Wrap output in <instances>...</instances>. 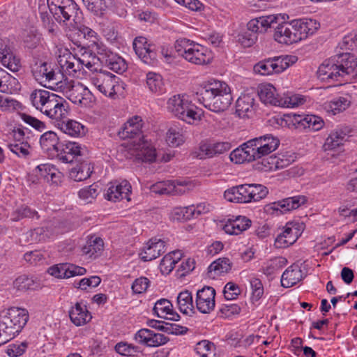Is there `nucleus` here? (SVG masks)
Listing matches in <instances>:
<instances>
[{
	"instance_id": "f257e3e1",
	"label": "nucleus",
	"mask_w": 357,
	"mask_h": 357,
	"mask_svg": "<svg viewBox=\"0 0 357 357\" xmlns=\"http://www.w3.org/2000/svg\"><path fill=\"white\" fill-rule=\"evenodd\" d=\"M357 67V58L350 53L337 54L324 61L317 70L318 77L327 82H347Z\"/></svg>"
},
{
	"instance_id": "f03ea898",
	"label": "nucleus",
	"mask_w": 357,
	"mask_h": 357,
	"mask_svg": "<svg viewBox=\"0 0 357 357\" xmlns=\"http://www.w3.org/2000/svg\"><path fill=\"white\" fill-rule=\"evenodd\" d=\"M197 96L201 104L214 112L226 110L233 100L229 85L225 82L215 79L205 84L197 93Z\"/></svg>"
},
{
	"instance_id": "7ed1b4c3",
	"label": "nucleus",
	"mask_w": 357,
	"mask_h": 357,
	"mask_svg": "<svg viewBox=\"0 0 357 357\" xmlns=\"http://www.w3.org/2000/svg\"><path fill=\"white\" fill-rule=\"evenodd\" d=\"M50 13L57 22L77 26L82 19V11L74 0H47Z\"/></svg>"
},
{
	"instance_id": "20e7f679",
	"label": "nucleus",
	"mask_w": 357,
	"mask_h": 357,
	"mask_svg": "<svg viewBox=\"0 0 357 357\" xmlns=\"http://www.w3.org/2000/svg\"><path fill=\"white\" fill-rule=\"evenodd\" d=\"M178 55L186 61L196 65L210 63L212 54L205 46L196 43L187 38L178 39L174 45Z\"/></svg>"
},
{
	"instance_id": "39448f33",
	"label": "nucleus",
	"mask_w": 357,
	"mask_h": 357,
	"mask_svg": "<svg viewBox=\"0 0 357 357\" xmlns=\"http://www.w3.org/2000/svg\"><path fill=\"white\" fill-rule=\"evenodd\" d=\"M35 79L42 86L53 91L63 90V75L52 68L51 64L37 61L31 65Z\"/></svg>"
},
{
	"instance_id": "423d86ee",
	"label": "nucleus",
	"mask_w": 357,
	"mask_h": 357,
	"mask_svg": "<svg viewBox=\"0 0 357 357\" xmlns=\"http://www.w3.org/2000/svg\"><path fill=\"white\" fill-rule=\"evenodd\" d=\"M91 83L105 96L116 99L123 95L125 84L121 79L107 71H100L90 78Z\"/></svg>"
},
{
	"instance_id": "0eeeda50",
	"label": "nucleus",
	"mask_w": 357,
	"mask_h": 357,
	"mask_svg": "<svg viewBox=\"0 0 357 357\" xmlns=\"http://www.w3.org/2000/svg\"><path fill=\"white\" fill-rule=\"evenodd\" d=\"M167 109L178 119L192 124L199 119L197 106L189 100L186 95H174L167 102Z\"/></svg>"
},
{
	"instance_id": "6e6552de",
	"label": "nucleus",
	"mask_w": 357,
	"mask_h": 357,
	"mask_svg": "<svg viewBox=\"0 0 357 357\" xmlns=\"http://www.w3.org/2000/svg\"><path fill=\"white\" fill-rule=\"evenodd\" d=\"M93 47V53L102 65L119 74L126 70L128 66L124 59L111 51L105 45L98 43Z\"/></svg>"
},
{
	"instance_id": "1a4fd4ad",
	"label": "nucleus",
	"mask_w": 357,
	"mask_h": 357,
	"mask_svg": "<svg viewBox=\"0 0 357 357\" xmlns=\"http://www.w3.org/2000/svg\"><path fill=\"white\" fill-rule=\"evenodd\" d=\"M30 131L28 128H17L14 130L13 141L8 145L9 150L17 156L29 159L33 155V148L31 139L28 136Z\"/></svg>"
},
{
	"instance_id": "9d476101",
	"label": "nucleus",
	"mask_w": 357,
	"mask_h": 357,
	"mask_svg": "<svg viewBox=\"0 0 357 357\" xmlns=\"http://www.w3.org/2000/svg\"><path fill=\"white\" fill-rule=\"evenodd\" d=\"M63 81V90H59L74 104L89 107L94 101V96L87 87L80 82L66 84Z\"/></svg>"
},
{
	"instance_id": "9b49d317",
	"label": "nucleus",
	"mask_w": 357,
	"mask_h": 357,
	"mask_svg": "<svg viewBox=\"0 0 357 357\" xmlns=\"http://www.w3.org/2000/svg\"><path fill=\"white\" fill-rule=\"evenodd\" d=\"M278 17V22L275 24L274 39L279 43L289 45L298 43L296 29L293 20L286 22L289 17L287 15H275Z\"/></svg>"
},
{
	"instance_id": "f8f14e48",
	"label": "nucleus",
	"mask_w": 357,
	"mask_h": 357,
	"mask_svg": "<svg viewBox=\"0 0 357 357\" xmlns=\"http://www.w3.org/2000/svg\"><path fill=\"white\" fill-rule=\"evenodd\" d=\"M194 187V184L187 179H177L158 182L151 187V190L158 194L182 195Z\"/></svg>"
},
{
	"instance_id": "ddd939ff",
	"label": "nucleus",
	"mask_w": 357,
	"mask_h": 357,
	"mask_svg": "<svg viewBox=\"0 0 357 357\" xmlns=\"http://www.w3.org/2000/svg\"><path fill=\"white\" fill-rule=\"evenodd\" d=\"M43 114L54 121V123L66 119L69 115L68 103L61 97L56 95V98L47 104Z\"/></svg>"
},
{
	"instance_id": "4468645a",
	"label": "nucleus",
	"mask_w": 357,
	"mask_h": 357,
	"mask_svg": "<svg viewBox=\"0 0 357 357\" xmlns=\"http://www.w3.org/2000/svg\"><path fill=\"white\" fill-rule=\"evenodd\" d=\"M131 185L127 180H116L109 183L105 198L111 202H119L121 199L130 201Z\"/></svg>"
},
{
	"instance_id": "2eb2a0df",
	"label": "nucleus",
	"mask_w": 357,
	"mask_h": 357,
	"mask_svg": "<svg viewBox=\"0 0 357 357\" xmlns=\"http://www.w3.org/2000/svg\"><path fill=\"white\" fill-rule=\"evenodd\" d=\"M47 273L58 279H68L75 276L84 275L86 273V269L73 264L61 263L49 267Z\"/></svg>"
},
{
	"instance_id": "dca6fc26",
	"label": "nucleus",
	"mask_w": 357,
	"mask_h": 357,
	"mask_svg": "<svg viewBox=\"0 0 357 357\" xmlns=\"http://www.w3.org/2000/svg\"><path fill=\"white\" fill-rule=\"evenodd\" d=\"M58 147V152L54 157L65 163H70L74 160L79 162L78 158L83 155L84 151L80 144L75 142H61Z\"/></svg>"
},
{
	"instance_id": "f3484780",
	"label": "nucleus",
	"mask_w": 357,
	"mask_h": 357,
	"mask_svg": "<svg viewBox=\"0 0 357 357\" xmlns=\"http://www.w3.org/2000/svg\"><path fill=\"white\" fill-rule=\"evenodd\" d=\"M57 62L63 72L69 76L75 77V74L80 71L81 59L77 58L68 50H63L59 52L57 57Z\"/></svg>"
},
{
	"instance_id": "a211bd4d",
	"label": "nucleus",
	"mask_w": 357,
	"mask_h": 357,
	"mask_svg": "<svg viewBox=\"0 0 357 357\" xmlns=\"http://www.w3.org/2000/svg\"><path fill=\"white\" fill-rule=\"evenodd\" d=\"M251 141L259 158L275 151L280 145L279 139L271 134L251 139Z\"/></svg>"
},
{
	"instance_id": "6ab92c4d",
	"label": "nucleus",
	"mask_w": 357,
	"mask_h": 357,
	"mask_svg": "<svg viewBox=\"0 0 357 357\" xmlns=\"http://www.w3.org/2000/svg\"><path fill=\"white\" fill-rule=\"evenodd\" d=\"M301 235L298 224L294 222H287L275 241V245L279 248H287L294 243Z\"/></svg>"
},
{
	"instance_id": "aec40b11",
	"label": "nucleus",
	"mask_w": 357,
	"mask_h": 357,
	"mask_svg": "<svg viewBox=\"0 0 357 357\" xmlns=\"http://www.w3.org/2000/svg\"><path fill=\"white\" fill-rule=\"evenodd\" d=\"M135 340L139 344L151 347L163 345L169 340L165 335L148 328L139 330L135 335Z\"/></svg>"
},
{
	"instance_id": "412c9836",
	"label": "nucleus",
	"mask_w": 357,
	"mask_h": 357,
	"mask_svg": "<svg viewBox=\"0 0 357 357\" xmlns=\"http://www.w3.org/2000/svg\"><path fill=\"white\" fill-rule=\"evenodd\" d=\"M215 290L211 287H204L197 292L196 307L203 314L210 313L215 307Z\"/></svg>"
},
{
	"instance_id": "4be33fe9",
	"label": "nucleus",
	"mask_w": 357,
	"mask_h": 357,
	"mask_svg": "<svg viewBox=\"0 0 357 357\" xmlns=\"http://www.w3.org/2000/svg\"><path fill=\"white\" fill-rule=\"evenodd\" d=\"M0 62L13 72L18 71L21 67L20 59L13 53L9 41L4 39H0Z\"/></svg>"
},
{
	"instance_id": "5701e85b",
	"label": "nucleus",
	"mask_w": 357,
	"mask_h": 357,
	"mask_svg": "<svg viewBox=\"0 0 357 357\" xmlns=\"http://www.w3.org/2000/svg\"><path fill=\"white\" fill-rule=\"evenodd\" d=\"M135 54L144 63L153 66L156 61V54L143 36L136 37L132 43Z\"/></svg>"
},
{
	"instance_id": "b1692460",
	"label": "nucleus",
	"mask_w": 357,
	"mask_h": 357,
	"mask_svg": "<svg viewBox=\"0 0 357 357\" xmlns=\"http://www.w3.org/2000/svg\"><path fill=\"white\" fill-rule=\"evenodd\" d=\"M8 318L5 321L13 323L8 330L13 333H20L29 320V312L26 309L13 307L6 310Z\"/></svg>"
},
{
	"instance_id": "393cba45",
	"label": "nucleus",
	"mask_w": 357,
	"mask_h": 357,
	"mask_svg": "<svg viewBox=\"0 0 357 357\" xmlns=\"http://www.w3.org/2000/svg\"><path fill=\"white\" fill-rule=\"evenodd\" d=\"M166 251L164 241L152 238L144 245L139 255L144 261H151L160 256Z\"/></svg>"
},
{
	"instance_id": "a878e982",
	"label": "nucleus",
	"mask_w": 357,
	"mask_h": 357,
	"mask_svg": "<svg viewBox=\"0 0 357 357\" xmlns=\"http://www.w3.org/2000/svg\"><path fill=\"white\" fill-rule=\"evenodd\" d=\"M278 17L275 15L261 16L250 20L247 24L248 31L256 35L257 33H264L269 28L275 26Z\"/></svg>"
},
{
	"instance_id": "bb28decb",
	"label": "nucleus",
	"mask_w": 357,
	"mask_h": 357,
	"mask_svg": "<svg viewBox=\"0 0 357 357\" xmlns=\"http://www.w3.org/2000/svg\"><path fill=\"white\" fill-rule=\"evenodd\" d=\"M70 321L76 326H81L89 323L92 315L87 306L83 302H77L69 310Z\"/></svg>"
},
{
	"instance_id": "cd10ccee",
	"label": "nucleus",
	"mask_w": 357,
	"mask_h": 357,
	"mask_svg": "<svg viewBox=\"0 0 357 357\" xmlns=\"http://www.w3.org/2000/svg\"><path fill=\"white\" fill-rule=\"evenodd\" d=\"M298 42L314 34L319 27V24L312 19H299L293 20Z\"/></svg>"
},
{
	"instance_id": "c85d7f7f",
	"label": "nucleus",
	"mask_w": 357,
	"mask_h": 357,
	"mask_svg": "<svg viewBox=\"0 0 357 357\" xmlns=\"http://www.w3.org/2000/svg\"><path fill=\"white\" fill-rule=\"evenodd\" d=\"M251 220L245 216L238 215L229 218L223 225V230L229 235H238L249 229Z\"/></svg>"
},
{
	"instance_id": "c756f323",
	"label": "nucleus",
	"mask_w": 357,
	"mask_h": 357,
	"mask_svg": "<svg viewBox=\"0 0 357 357\" xmlns=\"http://www.w3.org/2000/svg\"><path fill=\"white\" fill-rule=\"evenodd\" d=\"M143 127V120L139 116H134L125 123L119 132L122 139L134 138L139 136Z\"/></svg>"
},
{
	"instance_id": "7c9ffc66",
	"label": "nucleus",
	"mask_w": 357,
	"mask_h": 357,
	"mask_svg": "<svg viewBox=\"0 0 357 357\" xmlns=\"http://www.w3.org/2000/svg\"><path fill=\"white\" fill-rule=\"evenodd\" d=\"M61 142L56 132L47 131L43 133L40 138V144L41 149L46 153L49 157L54 158L58 152V146Z\"/></svg>"
},
{
	"instance_id": "2f4dec72",
	"label": "nucleus",
	"mask_w": 357,
	"mask_h": 357,
	"mask_svg": "<svg viewBox=\"0 0 357 357\" xmlns=\"http://www.w3.org/2000/svg\"><path fill=\"white\" fill-rule=\"evenodd\" d=\"M56 98V94L45 89H35L30 94L31 105L42 114L52 99Z\"/></svg>"
},
{
	"instance_id": "473e14b6",
	"label": "nucleus",
	"mask_w": 357,
	"mask_h": 357,
	"mask_svg": "<svg viewBox=\"0 0 357 357\" xmlns=\"http://www.w3.org/2000/svg\"><path fill=\"white\" fill-rule=\"evenodd\" d=\"M224 197L230 202L250 203L248 184L238 185L227 189L225 191Z\"/></svg>"
},
{
	"instance_id": "72a5a7b5",
	"label": "nucleus",
	"mask_w": 357,
	"mask_h": 357,
	"mask_svg": "<svg viewBox=\"0 0 357 357\" xmlns=\"http://www.w3.org/2000/svg\"><path fill=\"white\" fill-rule=\"evenodd\" d=\"M305 275L301 267L293 264L288 267L281 277V284L285 288L291 287L304 278Z\"/></svg>"
},
{
	"instance_id": "f704fd0d",
	"label": "nucleus",
	"mask_w": 357,
	"mask_h": 357,
	"mask_svg": "<svg viewBox=\"0 0 357 357\" xmlns=\"http://www.w3.org/2000/svg\"><path fill=\"white\" fill-rule=\"evenodd\" d=\"M103 240L98 236H91L82 248L83 255L89 259H96L100 255L103 250Z\"/></svg>"
},
{
	"instance_id": "c9c22d12",
	"label": "nucleus",
	"mask_w": 357,
	"mask_h": 357,
	"mask_svg": "<svg viewBox=\"0 0 357 357\" xmlns=\"http://www.w3.org/2000/svg\"><path fill=\"white\" fill-rule=\"evenodd\" d=\"M156 156V150L151 142L143 138L136 148V158L142 162H153L155 161Z\"/></svg>"
},
{
	"instance_id": "e433bc0d",
	"label": "nucleus",
	"mask_w": 357,
	"mask_h": 357,
	"mask_svg": "<svg viewBox=\"0 0 357 357\" xmlns=\"http://www.w3.org/2000/svg\"><path fill=\"white\" fill-rule=\"evenodd\" d=\"M307 198L303 195L294 196L273 203V209L280 211L284 213L294 209H296L305 204Z\"/></svg>"
},
{
	"instance_id": "4c0bfd02",
	"label": "nucleus",
	"mask_w": 357,
	"mask_h": 357,
	"mask_svg": "<svg viewBox=\"0 0 357 357\" xmlns=\"http://www.w3.org/2000/svg\"><path fill=\"white\" fill-rule=\"evenodd\" d=\"M255 98L251 94H242L236 102V113L240 117H250L254 112Z\"/></svg>"
},
{
	"instance_id": "58836bf2",
	"label": "nucleus",
	"mask_w": 357,
	"mask_h": 357,
	"mask_svg": "<svg viewBox=\"0 0 357 357\" xmlns=\"http://www.w3.org/2000/svg\"><path fill=\"white\" fill-rule=\"evenodd\" d=\"M56 125L63 133L70 137H78L86 133V128L82 123L68 118L59 121Z\"/></svg>"
},
{
	"instance_id": "ea45409f",
	"label": "nucleus",
	"mask_w": 357,
	"mask_h": 357,
	"mask_svg": "<svg viewBox=\"0 0 357 357\" xmlns=\"http://www.w3.org/2000/svg\"><path fill=\"white\" fill-rule=\"evenodd\" d=\"M153 310L154 314L160 318L177 321L179 317L178 314L173 312L171 302L165 298L158 300L155 303Z\"/></svg>"
},
{
	"instance_id": "a19ab883",
	"label": "nucleus",
	"mask_w": 357,
	"mask_h": 357,
	"mask_svg": "<svg viewBox=\"0 0 357 357\" xmlns=\"http://www.w3.org/2000/svg\"><path fill=\"white\" fill-rule=\"evenodd\" d=\"M258 95L261 101L264 104L278 106L280 96L272 84H261L259 88Z\"/></svg>"
},
{
	"instance_id": "79ce46f5",
	"label": "nucleus",
	"mask_w": 357,
	"mask_h": 357,
	"mask_svg": "<svg viewBox=\"0 0 357 357\" xmlns=\"http://www.w3.org/2000/svg\"><path fill=\"white\" fill-rule=\"evenodd\" d=\"M83 20L84 15H82V19L80 21L79 24L77 26H68L67 27L68 28L69 31L78 30L84 36V38L89 40L91 44L89 46L91 48V50L93 52V46H95L96 44L102 43L100 40L99 36L94 30L89 28V26L83 25Z\"/></svg>"
},
{
	"instance_id": "37998d69",
	"label": "nucleus",
	"mask_w": 357,
	"mask_h": 357,
	"mask_svg": "<svg viewBox=\"0 0 357 357\" xmlns=\"http://www.w3.org/2000/svg\"><path fill=\"white\" fill-rule=\"evenodd\" d=\"M93 169V167L90 162L83 161L71 169L69 176L75 181H82L90 177Z\"/></svg>"
},
{
	"instance_id": "c03bdc74",
	"label": "nucleus",
	"mask_w": 357,
	"mask_h": 357,
	"mask_svg": "<svg viewBox=\"0 0 357 357\" xmlns=\"http://www.w3.org/2000/svg\"><path fill=\"white\" fill-rule=\"evenodd\" d=\"M146 83L149 90L153 93L160 95L166 91L163 79L160 74L149 72L146 74Z\"/></svg>"
},
{
	"instance_id": "a18cd8bd",
	"label": "nucleus",
	"mask_w": 357,
	"mask_h": 357,
	"mask_svg": "<svg viewBox=\"0 0 357 357\" xmlns=\"http://www.w3.org/2000/svg\"><path fill=\"white\" fill-rule=\"evenodd\" d=\"M350 105V100L345 97L335 98L324 103L323 107L328 114L335 115L344 111Z\"/></svg>"
},
{
	"instance_id": "49530a36",
	"label": "nucleus",
	"mask_w": 357,
	"mask_h": 357,
	"mask_svg": "<svg viewBox=\"0 0 357 357\" xmlns=\"http://www.w3.org/2000/svg\"><path fill=\"white\" fill-rule=\"evenodd\" d=\"M59 231L56 229L54 222L47 223L45 227H38L32 231V237L37 241H45L47 239L50 238L59 234Z\"/></svg>"
},
{
	"instance_id": "de8ad7c7",
	"label": "nucleus",
	"mask_w": 357,
	"mask_h": 357,
	"mask_svg": "<svg viewBox=\"0 0 357 357\" xmlns=\"http://www.w3.org/2000/svg\"><path fill=\"white\" fill-rule=\"evenodd\" d=\"M20 89V84L17 79L4 70L0 77V92L12 93Z\"/></svg>"
},
{
	"instance_id": "09e8293b",
	"label": "nucleus",
	"mask_w": 357,
	"mask_h": 357,
	"mask_svg": "<svg viewBox=\"0 0 357 357\" xmlns=\"http://www.w3.org/2000/svg\"><path fill=\"white\" fill-rule=\"evenodd\" d=\"M166 141L173 147L181 145L185 141L183 128L176 124L170 126L166 134Z\"/></svg>"
},
{
	"instance_id": "8fccbe9b",
	"label": "nucleus",
	"mask_w": 357,
	"mask_h": 357,
	"mask_svg": "<svg viewBox=\"0 0 357 357\" xmlns=\"http://www.w3.org/2000/svg\"><path fill=\"white\" fill-rule=\"evenodd\" d=\"M231 268V264L228 258H220L210 264L208 268L209 277L215 278L222 273H227Z\"/></svg>"
},
{
	"instance_id": "3c124183",
	"label": "nucleus",
	"mask_w": 357,
	"mask_h": 357,
	"mask_svg": "<svg viewBox=\"0 0 357 357\" xmlns=\"http://www.w3.org/2000/svg\"><path fill=\"white\" fill-rule=\"evenodd\" d=\"M5 318H8V317L6 312L3 311L0 314V346L7 343L19 334V333H13V331L8 330V327L12 326L13 323L5 321Z\"/></svg>"
},
{
	"instance_id": "603ef678",
	"label": "nucleus",
	"mask_w": 357,
	"mask_h": 357,
	"mask_svg": "<svg viewBox=\"0 0 357 357\" xmlns=\"http://www.w3.org/2000/svg\"><path fill=\"white\" fill-rule=\"evenodd\" d=\"M177 303L181 312L185 314H191L194 312V304L192 294L188 291H183L177 296Z\"/></svg>"
},
{
	"instance_id": "864d4df0",
	"label": "nucleus",
	"mask_w": 357,
	"mask_h": 357,
	"mask_svg": "<svg viewBox=\"0 0 357 357\" xmlns=\"http://www.w3.org/2000/svg\"><path fill=\"white\" fill-rule=\"evenodd\" d=\"M295 121L304 128H308L313 130H319L324 126V121L321 118L312 114H307L303 117L298 116L295 117Z\"/></svg>"
},
{
	"instance_id": "5fc2aeb1",
	"label": "nucleus",
	"mask_w": 357,
	"mask_h": 357,
	"mask_svg": "<svg viewBox=\"0 0 357 357\" xmlns=\"http://www.w3.org/2000/svg\"><path fill=\"white\" fill-rule=\"evenodd\" d=\"M305 100L303 96L287 92L280 96L278 106L281 107L293 108L303 104Z\"/></svg>"
},
{
	"instance_id": "6e6d98bb",
	"label": "nucleus",
	"mask_w": 357,
	"mask_h": 357,
	"mask_svg": "<svg viewBox=\"0 0 357 357\" xmlns=\"http://www.w3.org/2000/svg\"><path fill=\"white\" fill-rule=\"evenodd\" d=\"M346 133L341 130H335L332 132L326 138L324 144L325 150H333L342 145L347 140Z\"/></svg>"
},
{
	"instance_id": "4d7b16f0",
	"label": "nucleus",
	"mask_w": 357,
	"mask_h": 357,
	"mask_svg": "<svg viewBox=\"0 0 357 357\" xmlns=\"http://www.w3.org/2000/svg\"><path fill=\"white\" fill-rule=\"evenodd\" d=\"M275 73H280L294 64L298 57L294 55H285L271 59Z\"/></svg>"
},
{
	"instance_id": "13d9d810",
	"label": "nucleus",
	"mask_w": 357,
	"mask_h": 357,
	"mask_svg": "<svg viewBox=\"0 0 357 357\" xmlns=\"http://www.w3.org/2000/svg\"><path fill=\"white\" fill-rule=\"evenodd\" d=\"M82 2L86 10L97 17L102 16L107 9L105 0H82Z\"/></svg>"
},
{
	"instance_id": "bf43d9fd",
	"label": "nucleus",
	"mask_w": 357,
	"mask_h": 357,
	"mask_svg": "<svg viewBox=\"0 0 357 357\" xmlns=\"http://www.w3.org/2000/svg\"><path fill=\"white\" fill-rule=\"evenodd\" d=\"M248 190L250 202H259L264 199L268 193V188L261 184H248Z\"/></svg>"
},
{
	"instance_id": "052dcab7",
	"label": "nucleus",
	"mask_w": 357,
	"mask_h": 357,
	"mask_svg": "<svg viewBox=\"0 0 357 357\" xmlns=\"http://www.w3.org/2000/svg\"><path fill=\"white\" fill-rule=\"evenodd\" d=\"M25 218L39 219L40 215L36 211L31 209L26 205H22L16 208L10 215L11 220L15 222Z\"/></svg>"
},
{
	"instance_id": "680f3d73",
	"label": "nucleus",
	"mask_w": 357,
	"mask_h": 357,
	"mask_svg": "<svg viewBox=\"0 0 357 357\" xmlns=\"http://www.w3.org/2000/svg\"><path fill=\"white\" fill-rule=\"evenodd\" d=\"M195 209L193 206L186 207H176L171 213L172 218L177 221H187L194 218Z\"/></svg>"
},
{
	"instance_id": "e2e57ef3",
	"label": "nucleus",
	"mask_w": 357,
	"mask_h": 357,
	"mask_svg": "<svg viewBox=\"0 0 357 357\" xmlns=\"http://www.w3.org/2000/svg\"><path fill=\"white\" fill-rule=\"evenodd\" d=\"M287 263V260L284 257H275L267 262L264 268V273L268 275H273L286 266Z\"/></svg>"
},
{
	"instance_id": "0e129e2a",
	"label": "nucleus",
	"mask_w": 357,
	"mask_h": 357,
	"mask_svg": "<svg viewBox=\"0 0 357 357\" xmlns=\"http://www.w3.org/2000/svg\"><path fill=\"white\" fill-rule=\"evenodd\" d=\"M98 185L93 183L79 190V197L86 203H91L98 195Z\"/></svg>"
},
{
	"instance_id": "69168bd1",
	"label": "nucleus",
	"mask_w": 357,
	"mask_h": 357,
	"mask_svg": "<svg viewBox=\"0 0 357 357\" xmlns=\"http://www.w3.org/2000/svg\"><path fill=\"white\" fill-rule=\"evenodd\" d=\"M195 351L199 357H214V344L208 340L199 342Z\"/></svg>"
},
{
	"instance_id": "338daca9",
	"label": "nucleus",
	"mask_w": 357,
	"mask_h": 357,
	"mask_svg": "<svg viewBox=\"0 0 357 357\" xmlns=\"http://www.w3.org/2000/svg\"><path fill=\"white\" fill-rule=\"evenodd\" d=\"M115 351L121 356H132L140 352L139 347L126 342H120L115 346Z\"/></svg>"
},
{
	"instance_id": "774afa93",
	"label": "nucleus",
	"mask_w": 357,
	"mask_h": 357,
	"mask_svg": "<svg viewBox=\"0 0 357 357\" xmlns=\"http://www.w3.org/2000/svg\"><path fill=\"white\" fill-rule=\"evenodd\" d=\"M250 287L252 289V302H257L264 295V287L262 282L259 278H254L250 280Z\"/></svg>"
}]
</instances>
